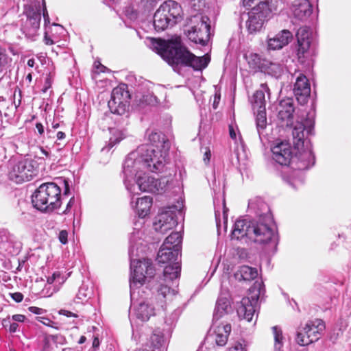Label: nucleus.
<instances>
[{"label":"nucleus","instance_id":"3c124183","mask_svg":"<svg viewBox=\"0 0 351 351\" xmlns=\"http://www.w3.org/2000/svg\"><path fill=\"white\" fill-rule=\"evenodd\" d=\"M42 5H43V17H44V20H45V23H49V16L48 15V13H47V8H46V4H45V0H42Z\"/></svg>","mask_w":351,"mask_h":351},{"label":"nucleus","instance_id":"aec40b11","mask_svg":"<svg viewBox=\"0 0 351 351\" xmlns=\"http://www.w3.org/2000/svg\"><path fill=\"white\" fill-rule=\"evenodd\" d=\"M259 298V293L252 295L251 298H242L237 307L239 317L251 322L256 311V304Z\"/></svg>","mask_w":351,"mask_h":351},{"label":"nucleus","instance_id":"6ab92c4d","mask_svg":"<svg viewBox=\"0 0 351 351\" xmlns=\"http://www.w3.org/2000/svg\"><path fill=\"white\" fill-rule=\"evenodd\" d=\"M278 119L282 127H291L293 124L295 107L291 98L282 99L278 107Z\"/></svg>","mask_w":351,"mask_h":351},{"label":"nucleus","instance_id":"0e129e2a","mask_svg":"<svg viewBox=\"0 0 351 351\" xmlns=\"http://www.w3.org/2000/svg\"><path fill=\"white\" fill-rule=\"evenodd\" d=\"M55 291V289H53V291H49V290H48V289L45 287V289L43 290V294L44 295V296L50 297L51 295H53V293Z\"/></svg>","mask_w":351,"mask_h":351},{"label":"nucleus","instance_id":"774afa93","mask_svg":"<svg viewBox=\"0 0 351 351\" xmlns=\"http://www.w3.org/2000/svg\"><path fill=\"white\" fill-rule=\"evenodd\" d=\"M232 351H244V348L241 343H237L232 348Z\"/></svg>","mask_w":351,"mask_h":351},{"label":"nucleus","instance_id":"338daca9","mask_svg":"<svg viewBox=\"0 0 351 351\" xmlns=\"http://www.w3.org/2000/svg\"><path fill=\"white\" fill-rule=\"evenodd\" d=\"M134 351H155L154 349H151L148 343L143 345L142 348L135 350Z\"/></svg>","mask_w":351,"mask_h":351},{"label":"nucleus","instance_id":"9d476101","mask_svg":"<svg viewBox=\"0 0 351 351\" xmlns=\"http://www.w3.org/2000/svg\"><path fill=\"white\" fill-rule=\"evenodd\" d=\"M210 19L207 16L197 13L191 16L187 23V37L195 43L205 46L210 38Z\"/></svg>","mask_w":351,"mask_h":351},{"label":"nucleus","instance_id":"a18cd8bd","mask_svg":"<svg viewBox=\"0 0 351 351\" xmlns=\"http://www.w3.org/2000/svg\"><path fill=\"white\" fill-rule=\"evenodd\" d=\"M214 204H215V221H216V227H217V233H218V234H219V229H220V226H221V214L215 206V199H214Z\"/></svg>","mask_w":351,"mask_h":351},{"label":"nucleus","instance_id":"dca6fc26","mask_svg":"<svg viewBox=\"0 0 351 351\" xmlns=\"http://www.w3.org/2000/svg\"><path fill=\"white\" fill-rule=\"evenodd\" d=\"M180 276V267L179 265L175 267L165 266L163 270L162 276L159 277L158 281L157 292L163 298L169 294L173 289L171 286L174 284V281Z\"/></svg>","mask_w":351,"mask_h":351},{"label":"nucleus","instance_id":"2eb2a0df","mask_svg":"<svg viewBox=\"0 0 351 351\" xmlns=\"http://www.w3.org/2000/svg\"><path fill=\"white\" fill-rule=\"evenodd\" d=\"M163 243L158 252L160 263H168L167 266L175 267L179 265L181 268V243Z\"/></svg>","mask_w":351,"mask_h":351},{"label":"nucleus","instance_id":"c85d7f7f","mask_svg":"<svg viewBox=\"0 0 351 351\" xmlns=\"http://www.w3.org/2000/svg\"><path fill=\"white\" fill-rule=\"evenodd\" d=\"M152 205V198L149 196H144L141 198H137L135 206L132 207L136 210L139 217H145L150 210Z\"/></svg>","mask_w":351,"mask_h":351},{"label":"nucleus","instance_id":"4be33fe9","mask_svg":"<svg viewBox=\"0 0 351 351\" xmlns=\"http://www.w3.org/2000/svg\"><path fill=\"white\" fill-rule=\"evenodd\" d=\"M309 27L304 26L298 29L296 33L298 40V56L299 58L304 57L310 47L311 38Z\"/></svg>","mask_w":351,"mask_h":351},{"label":"nucleus","instance_id":"7c9ffc66","mask_svg":"<svg viewBox=\"0 0 351 351\" xmlns=\"http://www.w3.org/2000/svg\"><path fill=\"white\" fill-rule=\"evenodd\" d=\"M243 5L250 10L271 11L268 0H243Z\"/></svg>","mask_w":351,"mask_h":351},{"label":"nucleus","instance_id":"c03bdc74","mask_svg":"<svg viewBox=\"0 0 351 351\" xmlns=\"http://www.w3.org/2000/svg\"><path fill=\"white\" fill-rule=\"evenodd\" d=\"M57 280H62L61 282H60V283L64 282L63 277L61 276V274L60 272H58V271L54 272L52 274L51 276H49L47 278V282L48 285H51V284H53Z\"/></svg>","mask_w":351,"mask_h":351},{"label":"nucleus","instance_id":"f3484780","mask_svg":"<svg viewBox=\"0 0 351 351\" xmlns=\"http://www.w3.org/2000/svg\"><path fill=\"white\" fill-rule=\"evenodd\" d=\"M273 160L281 166H289L291 162L293 148L289 143L280 141L275 143L271 147Z\"/></svg>","mask_w":351,"mask_h":351},{"label":"nucleus","instance_id":"6e6d98bb","mask_svg":"<svg viewBox=\"0 0 351 351\" xmlns=\"http://www.w3.org/2000/svg\"><path fill=\"white\" fill-rule=\"evenodd\" d=\"M220 99H221L220 94L215 93V95H214V100H213V107L214 109H217V108L218 105H219V101H220Z\"/></svg>","mask_w":351,"mask_h":351},{"label":"nucleus","instance_id":"f257e3e1","mask_svg":"<svg viewBox=\"0 0 351 351\" xmlns=\"http://www.w3.org/2000/svg\"><path fill=\"white\" fill-rule=\"evenodd\" d=\"M146 135L149 142L158 150L147 145H142L134 152L130 153L123 164V172L132 177L141 169H147L153 173L163 170L165 158L170 148V143L165 135L160 132L147 130Z\"/></svg>","mask_w":351,"mask_h":351},{"label":"nucleus","instance_id":"79ce46f5","mask_svg":"<svg viewBox=\"0 0 351 351\" xmlns=\"http://www.w3.org/2000/svg\"><path fill=\"white\" fill-rule=\"evenodd\" d=\"M222 209H223L222 219H223V228H224V230L226 231L227 223H228V212L229 210L226 207L224 196L223 197V199H222Z\"/></svg>","mask_w":351,"mask_h":351},{"label":"nucleus","instance_id":"b1692460","mask_svg":"<svg viewBox=\"0 0 351 351\" xmlns=\"http://www.w3.org/2000/svg\"><path fill=\"white\" fill-rule=\"evenodd\" d=\"M293 13L295 19L305 21L312 14V5L308 0H295L293 4Z\"/></svg>","mask_w":351,"mask_h":351},{"label":"nucleus","instance_id":"20e7f679","mask_svg":"<svg viewBox=\"0 0 351 351\" xmlns=\"http://www.w3.org/2000/svg\"><path fill=\"white\" fill-rule=\"evenodd\" d=\"M147 45L180 73L182 67H191L195 71H202L208 65L210 58L208 55L196 56L184 47L179 38L165 40L147 38Z\"/></svg>","mask_w":351,"mask_h":351},{"label":"nucleus","instance_id":"a878e982","mask_svg":"<svg viewBox=\"0 0 351 351\" xmlns=\"http://www.w3.org/2000/svg\"><path fill=\"white\" fill-rule=\"evenodd\" d=\"M269 88L266 83L261 84L260 89L257 90L252 96V104L254 110L265 108V95L267 93L269 95Z\"/></svg>","mask_w":351,"mask_h":351},{"label":"nucleus","instance_id":"bb28decb","mask_svg":"<svg viewBox=\"0 0 351 351\" xmlns=\"http://www.w3.org/2000/svg\"><path fill=\"white\" fill-rule=\"evenodd\" d=\"M293 93L295 96L304 97V99L309 96L311 93L310 84L304 75L300 74L297 77L294 84Z\"/></svg>","mask_w":351,"mask_h":351},{"label":"nucleus","instance_id":"cd10ccee","mask_svg":"<svg viewBox=\"0 0 351 351\" xmlns=\"http://www.w3.org/2000/svg\"><path fill=\"white\" fill-rule=\"evenodd\" d=\"M245 59L247 62L249 67L254 72H263L267 60L263 58L258 53H250L245 55Z\"/></svg>","mask_w":351,"mask_h":351},{"label":"nucleus","instance_id":"c756f323","mask_svg":"<svg viewBox=\"0 0 351 351\" xmlns=\"http://www.w3.org/2000/svg\"><path fill=\"white\" fill-rule=\"evenodd\" d=\"M265 66L263 73L268 74L276 79H279L287 71L283 65L279 63L271 62L269 60H267Z\"/></svg>","mask_w":351,"mask_h":351},{"label":"nucleus","instance_id":"473e14b6","mask_svg":"<svg viewBox=\"0 0 351 351\" xmlns=\"http://www.w3.org/2000/svg\"><path fill=\"white\" fill-rule=\"evenodd\" d=\"M256 125L257 132L258 134L260 139L261 140V136L263 134V132L267 125L265 108L257 110V114L256 117Z\"/></svg>","mask_w":351,"mask_h":351},{"label":"nucleus","instance_id":"1a4fd4ad","mask_svg":"<svg viewBox=\"0 0 351 351\" xmlns=\"http://www.w3.org/2000/svg\"><path fill=\"white\" fill-rule=\"evenodd\" d=\"M182 10L175 1L163 3L154 15V26L157 32H162L182 20Z\"/></svg>","mask_w":351,"mask_h":351},{"label":"nucleus","instance_id":"f8f14e48","mask_svg":"<svg viewBox=\"0 0 351 351\" xmlns=\"http://www.w3.org/2000/svg\"><path fill=\"white\" fill-rule=\"evenodd\" d=\"M182 206L172 205L166 207L156 218L153 228L156 232L165 234L178 224V215H182Z\"/></svg>","mask_w":351,"mask_h":351},{"label":"nucleus","instance_id":"423d86ee","mask_svg":"<svg viewBox=\"0 0 351 351\" xmlns=\"http://www.w3.org/2000/svg\"><path fill=\"white\" fill-rule=\"evenodd\" d=\"M231 311L232 307L229 298L226 296H220L217 300L214 310L213 325L205 339L206 342L215 341L218 346H223L226 344L231 331V325L223 323L217 324V322Z\"/></svg>","mask_w":351,"mask_h":351},{"label":"nucleus","instance_id":"9b49d317","mask_svg":"<svg viewBox=\"0 0 351 351\" xmlns=\"http://www.w3.org/2000/svg\"><path fill=\"white\" fill-rule=\"evenodd\" d=\"M325 323L322 319L308 320L297 329L295 341L301 346H308L317 341L325 330Z\"/></svg>","mask_w":351,"mask_h":351},{"label":"nucleus","instance_id":"37998d69","mask_svg":"<svg viewBox=\"0 0 351 351\" xmlns=\"http://www.w3.org/2000/svg\"><path fill=\"white\" fill-rule=\"evenodd\" d=\"M235 255L241 260H248L250 256L247 251L244 248L238 247L235 250Z\"/></svg>","mask_w":351,"mask_h":351},{"label":"nucleus","instance_id":"f704fd0d","mask_svg":"<svg viewBox=\"0 0 351 351\" xmlns=\"http://www.w3.org/2000/svg\"><path fill=\"white\" fill-rule=\"evenodd\" d=\"M271 330L274 339V351H283L282 348L285 337L283 336L282 329L278 326H275L271 328Z\"/></svg>","mask_w":351,"mask_h":351},{"label":"nucleus","instance_id":"2f4dec72","mask_svg":"<svg viewBox=\"0 0 351 351\" xmlns=\"http://www.w3.org/2000/svg\"><path fill=\"white\" fill-rule=\"evenodd\" d=\"M257 269L247 265L241 266L236 274V277L239 280H243L245 281L254 280L257 277Z\"/></svg>","mask_w":351,"mask_h":351},{"label":"nucleus","instance_id":"49530a36","mask_svg":"<svg viewBox=\"0 0 351 351\" xmlns=\"http://www.w3.org/2000/svg\"><path fill=\"white\" fill-rule=\"evenodd\" d=\"M12 240V235L5 230H0V241H9Z\"/></svg>","mask_w":351,"mask_h":351},{"label":"nucleus","instance_id":"13d9d810","mask_svg":"<svg viewBox=\"0 0 351 351\" xmlns=\"http://www.w3.org/2000/svg\"><path fill=\"white\" fill-rule=\"evenodd\" d=\"M75 202V198L74 197H72L70 200L69 201L66 209L63 211L64 214H66L69 212L71 208L73 206Z\"/></svg>","mask_w":351,"mask_h":351},{"label":"nucleus","instance_id":"de8ad7c7","mask_svg":"<svg viewBox=\"0 0 351 351\" xmlns=\"http://www.w3.org/2000/svg\"><path fill=\"white\" fill-rule=\"evenodd\" d=\"M36 320L40 322V323H42L43 324L45 325V326L53 327L52 325V324H53V322L50 319H49L47 317H37Z\"/></svg>","mask_w":351,"mask_h":351},{"label":"nucleus","instance_id":"052dcab7","mask_svg":"<svg viewBox=\"0 0 351 351\" xmlns=\"http://www.w3.org/2000/svg\"><path fill=\"white\" fill-rule=\"evenodd\" d=\"M51 75L49 74L45 80V88L44 91L45 92L47 90V89H48L51 87Z\"/></svg>","mask_w":351,"mask_h":351},{"label":"nucleus","instance_id":"72a5a7b5","mask_svg":"<svg viewBox=\"0 0 351 351\" xmlns=\"http://www.w3.org/2000/svg\"><path fill=\"white\" fill-rule=\"evenodd\" d=\"M164 337L162 332L159 330L153 332L149 339L146 343H148L151 349H159L164 343Z\"/></svg>","mask_w":351,"mask_h":351},{"label":"nucleus","instance_id":"4468645a","mask_svg":"<svg viewBox=\"0 0 351 351\" xmlns=\"http://www.w3.org/2000/svg\"><path fill=\"white\" fill-rule=\"evenodd\" d=\"M36 162L32 159H24L15 164L9 172L11 180L21 183L29 181L36 175Z\"/></svg>","mask_w":351,"mask_h":351},{"label":"nucleus","instance_id":"39448f33","mask_svg":"<svg viewBox=\"0 0 351 351\" xmlns=\"http://www.w3.org/2000/svg\"><path fill=\"white\" fill-rule=\"evenodd\" d=\"M143 248L142 243H133L129 248L130 259V287L131 298L135 293V289L144 285L145 280L152 278L155 274V269L151 259H137Z\"/></svg>","mask_w":351,"mask_h":351},{"label":"nucleus","instance_id":"ddd939ff","mask_svg":"<svg viewBox=\"0 0 351 351\" xmlns=\"http://www.w3.org/2000/svg\"><path fill=\"white\" fill-rule=\"evenodd\" d=\"M127 85L121 84L113 88L108 106L112 113L117 115L125 114L129 108L130 95Z\"/></svg>","mask_w":351,"mask_h":351},{"label":"nucleus","instance_id":"5701e85b","mask_svg":"<svg viewBox=\"0 0 351 351\" xmlns=\"http://www.w3.org/2000/svg\"><path fill=\"white\" fill-rule=\"evenodd\" d=\"M133 300L134 298H132V301H133ZM132 306L136 318L143 322L149 320L150 317L155 314L154 308L147 301H141L137 304L132 302Z\"/></svg>","mask_w":351,"mask_h":351},{"label":"nucleus","instance_id":"09e8293b","mask_svg":"<svg viewBox=\"0 0 351 351\" xmlns=\"http://www.w3.org/2000/svg\"><path fill=\"white\" fill-rule=\"evenodd\" d=\"M28 310L29 312L36 315H41L45 312V310L36 306H29Z\"/></svg>","mask_w":351,"mask_h":351},{"label":"nucleus","instance_id":"ea45409f","mask_svg":"<svg viewBox=\"0 0 351 351\" xmlns=\"http://www.w3.org/2000/svg\"><path fill=\"white\" fill-rule=\"evenodd\" d=\"M189 6L197 12L203 10L206 5V0H188Z\"/></svg>","mask_w":351,"mask_h":351},{"label":"nucleus","instance_id":"680f3d73","mask_svg":"<svg viewBox=\"0 0 351 351\" xmlns=\"http://www.w3.org/2000/svg\"><path fill=\"white\" fill-rule=\"evenodd\" d=\"M36 128L40 135L44 134V127L41 123H36Z\"/></svg>","mask_w":351,"mask_h":351},{"label":"nucleus","instance_id":"7ed1b4c3","mask_svg":"<svg viewBox=\"0 0 351 351\" xmlns=\"http://www.w3.org/2000/svg\"><path fill=\"white\" fill-rule=\"evenodd\" d=\"M313 120L307 119L303 122H297L293 129V141L295 152L292 155L290 169L282 173L283 180L293 189H297L304 183L303 171L308 169L315 164V156L309 141L305 138L306 131L310 134L313 129Z\"/></svg>","mask_w":351,"mask_h":351},{"label":"nucleus","instance_id":"393cba45","mask_svg":"<svg viewBox=\"0 0 351 351\" xmlns=\"http://www.w3.org/2000/svg\"><path fill=\"white\" fill-rule=\"evenodd\" d=\"M292 38L293 35L290 31L283 29L277 34L274 38L268 40V49L272 50L282 49L284 46L289 44Z\"/></svg>","mask_w":351,"mask_h":351},{"label":"nucleus","instance_id":"69168bd1","mask_svg":"<svg viewBox=\"0 0 351 351\" xmlns=\"http://www.w3.org/2000/svg\"><path fill=\"white\" fill-rule=\"evenodd\" d=\"M229 134H230V136L231 137V138H232V139L236 138V137H237L236 132H235L232 125H229Z\"/></svg>","mask_w":351,"mask_h":351},{"label":"nucleus","instance_id":"0eeeda50","mask_svg":"<svg viewBox=\"0 0 351 351\" xmlns=\"http://www.w3.org/2000/svg\"><path fill=\"white\" fill-rule=\"evenodd\" d=\"M61 189L54 182L41 184L32 195L33 206L38 210L49 212L61 205Z\"/></svg>","mask_w":351,"mask_h":351},{"label":"nucleus","instance_id":"864d4df0","mask_svg":"<svg viewBox=\"0 0 351 351\" xmlns=\"http://www.w3.org/2000/svg\"><path fill=\"white\" fill-rule=\"evenodd\" d=\"M59 313L60 315H65L66 317H77V315L75 314V313H73L69 311H67V310H64V309H61L60 311H59Z\"/></svg>","mask_w":351,"mask_h":351},{"label":"nucleus","instance_id":"4c0bfd02","mask_svg":"<svg viewBox=\"0 0 351 351\" xmlns=\"http://www.w3.org/2000/svg\"><path fill=\"white\" fill-rule=\"evenodd\" d=\"M12 58L6 53V49L0 46V71L10 66Z\"/></svg>","mask_w":351,"mask_h":351},{"label":"nucleus","instance_id":"bf43d9fd","mask_svg":"<svg viewBox=\"0 0 351 351\" xmlns=\"http://www.w3.org/2000/svg\"><path fill=\"white\" fill-rule=\"evenodd\" d=\"M95 66L97 69H99L100 72H102V73H105L106 71L108 70L105 66L101 64L99 62H95Z\"/></svg>","mask_w":351,"mask_h":351},{"label":"nucleus","instance_id":"603ef678","mask_svg":"<svg viewBox=\"0 0 351 351\" xmlns=\"http://www.w3.org/2000/svg\"><path fill=\"white\" fill-rule=\"evenodd\" d=\"M68 232L66 230H61L58 234V239L60 241H67Z\"/></svg>","mask_w":351,"mask_h":351},{"label":"nucleus","instance_id":"e2e57ef3","mask_svg":"<svg viewBox=\"0 0 351 351\" xmlns=\"http://www.w3.org/2000/svg\"><path fill=\"white\" fill-rule=\"evenodd\" d=\"M19 327V324L16 322L10 323L9 330L10 332H15Z\"/></svg>","mask_w":351,"mask_h":351},{"label":"nucleus","instance_id":"58836bf2","mask_svg":"<svg viewBox=\"0 0 351 351\" xmlns=\"http://www.w3.org/2000/svg\"><path fill=\"white\" fill-rule=\"evenodd\" d=\"M91 295L92 290L88 289L86 285H82L79 289L76 298L83 302L90 298Z\"/></svg>","mask_w":351,"mask_h":351},{"label":"nucleus","instance_id":"c9c22d12","mask_svg":"<svg viewBox=\"0 0 351 351\" xmlns=\"http://www.w3.org/2000/svg\"><path fill=\"white\" fill-rule=\"evenodd\" d=\"M110 132L111 134V136L110 137L108 145V150L111 149L113 146H114L116 144L119 143L126 136L125 130H119L116 128H110Z\"/></svg>","mask_w":351,"mask_h":351},{"label":"nucleus","instance_id":"412c9836","mask_svg":"<svg viewBox=\"0 0 351 351\" xmlns=\"http://www.w3.org/2000/svg\"><path fill=\"white\" fill-rule=\"evenodd\" d=\"M39 4L36 9L31 7L26 11L27 19L23 27L24 32L28 31L29 34H34L39 29L41 20Z\"/></svg>","mask_w":351,"mask_h":351},{"label":"nucleus","instance_id":"8fccbe9b","mask_svg":"<svg viewBox=\"0 0 351 351\" xmlns=\"http://www.w3.org/2000/svg\"><path fill=\"white\" fill-rule=\"evenodd\" d=\"M11 298L16 302H21L23 299V295L20 292L11 293Z\"/></svg>","mask_w":351,"mask_h":351},{"label":"nucleus","instance_id":"4d7b16f0","mask_svg":"<svg viewBox=\"0 0 351 351\" xmlns=\"http://www.w3.org/2000/svg\"><path fill=\"white\" fill-rule=\"evenodd\" d=\"M64 186V192H63V195H68L70 193V188H69V182L66 180H63L62 181Z\"/></svg>","mask_w":351,"mask_h":351},{"label":"nucleus","instance_id":"f03ea898","mask_svg":"<svg viewBox=\"0 0 351 351\" xmlns=\"http://www.w3.org/2000/svg\"><path fill=\"white\" fill-rule=\"evenodd\" d=\"M257 219H237L231 232L232 240L247 239L251 241H278L279 236L270 208L261 199L249 202Z\"/></svg>","mask_w":351,"mask_h":351},{"label":"nucleus","instance_id":"a19ab883","mask_svg":"<svg viewBox=\"0 0 351 351\" xmlns=\"http://www.w3.org/2000/svg\"><path fill=\"white\" fill-rule=\"evenodd\" d=\"M182 231L179 232H172L169 236H167L164 241H182Z\"/></svg>","mask_w":351,"mask_h":351},{"label":"nucleus","instance_id":"e433bc0d","mask_svg":"<svg viewBox=\"0 0 351 351\" xmlns=\"http://www.w3.org/2000/svg\"><path fill=\"white\" fill-rule=\"evenodd\" d=\"M158 103L157 97L152 93L143 95L138 100V106L144 107L145 106H154Z\"/></svg>","mask_w":351,"mask_h":351},{"label":"nucleus","instance_id":"5fc2aeb1","mask_svg":"<svg viewBox=\"0 0 351 351\" xmlns=\"http://www.w3.org/2000/svg\"><path fill=\"white\" fill-rule=\"evenodd\" d=\"M12 319L14 321V322H23L25 319V316L21 314H16L12 316Z\"/></svg>","mask_w":351,"mask_h":351},{"label":"nucleus","instance_id":"6e6552de","mask_svg":"<svg viewBox=\"0 0 351 351\" xmlns=\"http://www.w3.org/2000/svg\"><path fill=\"white\" fill-rule=\"evenodd\" d=\"M149 171L147 169H141L132 177L127 176L124 173V183L126 189L131 193L135 191V188L143 192L152 193H161L163 192L167 181L154 178L145 175ZM149 172H152L149 171Z\"/></svg>","mask_w":351,"mask_h":351},{"label":"nucleus","instance_id":"a211bd4d","mask_svg":"<svg viewBox=\"0 0 351 351\" xmlns=\"http://www.w3.org/2000/svg\"><path fill=\"white\" fill-rule=\"evenodd\" d=\"M270 13L271 11L250 10L247 13L248 19L245 23L248 33L255 34L261 32L264 28L265 22L268 20Z\"/></svg>","mask_w":351,"mask_h":351}]
</instances>
